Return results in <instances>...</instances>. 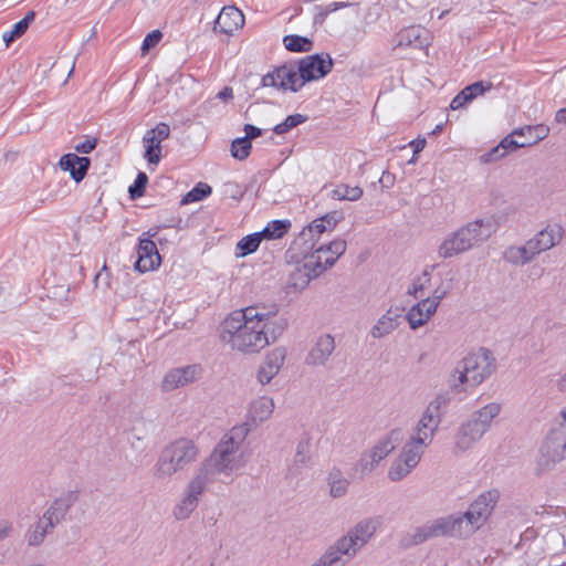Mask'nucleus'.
Listing matches in <instances>:
<instances>
[{"instance_id":"f257e3e1","label":"nucleus","mask_w":566,"mask_h":566,"mask_svg":"<svg viewBox=\"0 0 566 566\" xmlns=\"http://www.w3.org/2000/svg\"><path fill=\"white\" fill-rule=\"evenodd\" d=\"M287 319L273 305H252L230 314L221 325V338L232 349L255 354L275 343L286 331Z\"/></svg>"},{"instance_id":"f03ea898","label":"nucleus","mask_w":566,"mask_h":566,"mask_svg":"<svg viewBox=\"0 0 566 566\" xmlns=\"http://www.w3.org/2000/svg\"><path fill=\"white\" fill-rule=\"evenodd\" d=\"M381 517H365L329 545L311 566H346L376 535Z\"/></svg>"},{"instance_id":"7ed1b4c3","label":"nucleus","mask_w":566,"mask_h":566,"mask_svg":"<svg viewBox=\"0 0 566 566\" xmlns=\"http://www.w3.org/2000/svg\"><path fill=\"white\" fill-rule=\"evenodd\" d=\"M439 426L440 422L421 413L412 433L388 469L387 476L390 481L399 482L411 473L432 443Z\"/></svg>"},{"instance_id":"20e7f679","label":"nucleus","mask_w":566,"mask_h":566,"mask_svg":"<svg viewBox=\"0 0 566 566\" xmlns=\"http://www.w3.org/2000/svg\"><path fill=\"white\" fill-rule=\"evenodd\" d=\"M496 370V359L486 348H479L468 353L448 376L449 387L461 392L464 386L475 388L490 378Z\"/></svg>"},{"instance_id":"39448f33","label":"nucleus","mask_w":566,"mask_h":566,"mask_svg":"<svg viewBox=\"0 0 566 566\" xmlns=\"http://www.w3.org/2000/svg\"><path fill=\"white\" fill-rule=\"evenodd\" d=\"M198 455L199 448L193 440L179 438L171 441L160 451L154 465L155 479H170L196 462Z\"/></svg>"},{"instance_id":"423d86ee","label":"nucleus","mask_w":566,"mask_h":566,"mask_svg":"<svg viewBox=\"0 0 566 566\" xmlns=\"http://www.w3.org/2000/svg\"><path fill=\"white\" fill-rule=\"evenodd\" d=\"M463 513H453L428 521L410 534V544L418 545L434 537L468 538L473 533Z\"/></svg>"},{"instance_id":"0eeeda50","label":"nucleus","mask_w":566,"mask_h":566,"mask_svg":"<svg viewBox=\"0 0 566 566\" xmlns=\"http://www.w3.org/2000/svg\"><path fill=\"white\" fill-rule=\"evenodd\" d=\"M493 231L491 222L475 220L453 232L439 247V255L444 259L465 252L488 240Z\"/></svg>"},{"instance_id":"6e6552de","label":"nucleus","mask_w":566,"mask_h":566,"mask_svg":"<svg viewBox=\"0 0 566 566\" xmlns=\"http://www.w3.org/2000/svg\"><path fill=\"white\" fill-rule=\"evenodd\" d=\"M219 481L224 482L235 472L244 468L247 457L227 441H219L209 457L201 462Z\"/></svg>"},{"instance_id":"1a4fd4ad","label":"nucleus","mask_w":566,"mask_h":566,"mask_svg":"<svg viewBox=\"0 0 566 566\" xmlns=\"http://www.w3.org/2000/svg\"><path fill=\"white\" fill-rule=\"evenodd\" d=\"M346 241L337 239L327 245L317 248L310 255H305L304 263L295 274L303 277L301 287H305L312 279L319 276L327 269L332 268L336 260L344 254Z\"/></svg>"},{"instance_id":"9d476101","label":"nucleus","mask_w":566,"mask_h":566,"mask_svg":"<svg viewBox=\"0 0 566 566\" xmlns=\"http://www.w3.org/2000/svg\"><path fill=\"white\" fill-rule=\"evenodd\" d=\"M217 481L219 480L201 463L186 484L182 496L175 505L172 511L174 517L178 521L189 518L198 507L200 499L208 486Z\"/></svg>"},{"instance_id":"9b49d317","label":"nucleus","mask_w":566,"mask_h":566,"mask_svg":"<svg viewBox=\"0 0 566 566\" xmlns=\"http://www.w3.org/2000/svg\"><path fill=\"white\" fill-rule=\"evenodd\" d=\"M565 458V442L559 441V438L551 431L537 453L535 462L536 474L542 475L552 471L555 465Z\"/></svg>"},{"instance_id":"f8f14e48","label":"nucleus","mask_w":566,"mask_h":566,"mask_svg":"<svg viewBox=\"0 0 566 566\" xmlns=\"http://www.w3.org/2000/svg\"><path fill=\"white\" fill-rule=\"evenodd\" d=\"M497 500L499 493L496 491L484 492L463 513V517L469 526L472 527L473 534L486 522Z\"/></svg>"},{"instance_id":"ddd939ff","label":"nucleus","mask_w":566,"mask_h":566,"mask_svg":"<svg viewBox=\"0 0 566 566\" xmlns=\"http://www.w3.org/2000/svg\"><path fill=\"white\" fill-rule=\"evenodd\" d=\"M306 83L298 71V65H282L262 77V86L297 92Z\"/></svg>"},{"instance_id":"4468645a","label":"nucleus","mask_w":566,"mask_h":566,"mask_svg":"<svg viewBox=\"0 0 566 566\" xmlns=\"http://www.w3.org/2000/svg\"><path fill=\"white\" fill-rule=\"evenodd\" d=\"M202 368L198 364L171 368L160 384L161 391L169 392L193 384L201 377Z\"/></svg>"},{"instance_id":"2eb2a0df","label":"nucleus","mask_w":566,"mask_h":566,"mask_svg":"<svg viewBox=\"0 0 566 566\" xmlns=\"http://www.w3.org/2000/svg\"><path fill=\"white\" fill-rule=\"evenodd\" d=\"M170 135V127L166 123H159L156 127L148 129L144 137V158L150 165H158L161 160V143Z\"/></svg>"},{"instance_id":"dca6fc26","label":"nucleus","mask_w":566,"mask_h":566,"mask_svg":"<svg viewBox=\"0 0 566 566\" xmlns=\"http://www.w3.org/2000/svg\"><path fill=\"white\" fill-rule=\"evenodd\" d=\"M333 67V60L328 54H314L300 60L298 71L306 82L315 81L327 75Z\"/></svg>"},{"instance_id":"f3484780","label":"nucleus","mask_w":566,"mask_h":566,"mask_svg":"<svg viewBox=\"0 0 566 566\" xmlns=\"http://www.w3.org/2000/svg\"><path fill=\"white\" fill-rule=\"evenodd\" d=\"M78 492L77 491H66L63 492L60 496L54 499L52 503L48 506V509L43 513V522L46 521L49 526L55 527L59 525L66 516L70 509L77 502Z\"/></svg>"},{"instance_id":"a211bd4d","label":"nucleus","mask_w":566,"mask_h":566,"mask_svg":"<svg viewBox=\"0 0 566 566\" xmlns=\"http://www.w3.org/2000/svg\"><path fill=\"white\" fill-rule=\"evenodd\" d=\"M562 238V228L556 224H548L526 242L528 243V248H531V250L534 252L535 256H537L542 252L548 251L555 245L559 244Z\"/></svg>"},{"instance_id":"6ab92c4d","label":"nucleus","mask_w":566,"mask_h":566,"mask_svg":"<svg viewBox=\"0 0 566 566\" xmlns=\"http://www.w3.org/2000/svg\"><path fill=\"white\" fill-rule=\"evenodd\" d=\"M430 44V34L429 31L419 25L408 27L401 30L397 34V43L394 46V50L397 49H426Z\"/></svg>"},{"instance_id":"aec40b11","label":"nucleus","mask_w":566,"mask_h":566,"mask_svg":"<svg viewBox=\"0 0 566 566\" xmlns=\"http://www.w3.org/2000/svg\"><path fill=\"white\" fill-rule=\"evenodd\" d=\"M137 255L138 258L135 263V269L142 273L155 270L160 265L161 258L158 253L156 243L149 238L139 239Z\"/></svg>"},{"instance_id":"412c9836","label":"nucleus","mask_w":566,"mask_h":566,"mask_svg":"<svg viewBox=\"0 0 566 566\" xmlns=\"http://www.w3.org/2000/svg\"><path fill=\"white\" fill-rule=\"evenodd\" d=\"M286 357V352L282 347L272 349L265 356V359L260 365L256 374L258 381L261 385L269 384L282 368Z\"/></svg>"},{"instance_id":"4be33fe9","label":"nucleus","mask_w":566,"mask_h":566,"mask_svg":"<svg viewBox=\"0 0 566 566\" xmlns=\"http://www.w3.org/2000/svg\"><path fill=\"white\" fill-rule=\"evenodd\" d=\"M244 25V15L234 6H226L214 20L213 31L232 34Z\"/></svg>"},{"instance_id":"5701e85b","label":"nucleus","mask_w":566,"mask_h":566,"mask_svg":"<svg viewBox=\"0 0 566 566\" xmlns=\"http://www.w3.org/2000/svg\"><path fill=\"white\" fill-rule=\"evenodd\" d=\"M335 349V340L329 334L321 335L308 352L305 363L308 366L325 365Z\"/></svg>"},{"instance_id":"b1692460","label":"nucleus","mask_w":566,"mask_h":566,"mask_svg":"<svg viewBox=\"0 0 566 566\" xmlns=\"http://www.w3.org/2000/svg\"><path fill=\"white\" fill-rule=\"evenodd\" d=\"M59 165L62 170L70 172L74 181L80 182L85 178L87 174V170L91 166V159L69 153L60 158Z\"/></svg>"},{"instance_id":"393cba45","label":"nucleus","mask_w":566,"mask_h":566,"mask_svg":"<svg viewBox=\"0 0 566 566\" xmlns=\"http://www.w3.org/2000/svg\"><path fill=\"white\" fill-rule=\"evenodd\" d=\"M311 448V441L307 438L302 439L297 443L295 454L286 471L287 479L297 478L310 465L312 459Z\"/></svg>"},{"instance_id":"a878e982","label":"nucleus","mask_w":566,"mask_h":566,"mask_svg":"<svg viewBox=\"0 0 566 566\" xmlns=\"http://www.w3.org/2000/svg\"><path fill=\"white\" fill-rule=\"evenodd\" d=\"M275 405L272 398L266 396L259 397L251 401L247 419L253 427H258L271 417Z\"/></svg>"},{"instance_id":"bb28decb","label":"nucleus","mask_w":566,"mask_h":566,"mask_svg":"<svg viewBox=\"0 0 566 566\" xmlns=\"http://www.w3.org/2000/svg\"><path fill=\"white\" fill-rule=\"evenodd\" d=\"M399 310L389 308L384 313L370 329V335L375 339H380L391 334L400 323Z\"/></svg>"},{"instance_id":"cd10ccee","label":"nucleus","mask_w":566,"mask_h":566,"mask_svg":"<svg viewBox=\"0 0 566 566\" xmlns=\"http://www.w3.org/2000/svg\"><path fill=\"white\" fill-rule=\"evenodd\" d=\"M436 312L433 304L423 298L408 311L406 318L410 328L417 329L424 325Z\"/></svg>"},{"instance_id":"c85d7f7f","label":"nucleus","mask_w":566,"mask_h":566,"mask_svg":"<svg viewBox=\"0 0 566 566\" xmlns=\"http://www.w3.org/2000/svg\"><path fill=\"white\" fill-rule=\"evenodd\" d=\"M402 439V430L399 428L390 430L386 436L380 438L373 448L371 453L381 462L388 454H390L398 442Z\"/></svg>"},{"instance_id":"c756f323","label":"nucleus","mask_w":566,"mask_h":566,"mask_svg":"<svg viewBox=\"0 0 566 566\" xmlns=\"http://www.w3.org/2000/svg\"><path fill=\"white\" fill-rule=\"evenodd\" d=\"M503 258L513 265L523 266L531 263L536 256L531 248H528V243L525 242L523 245L509 247L504 251Z\"/></svg>"},{"instance_id":"7c9ffc66","label":"nucleus","mask_w":566,"mask_h":566,"mask_svg":"<svg viewBox=\"0 0 566 566\" xmlns=\"http://www.w3.org/2000/svg\"><path fill=\"white\" fill-rule=\"evenodd\" d=\"M521 147L520 140L515 139L513 133L501 140V143L493 147L490 151L482 155V161L493 163L503 158L510 151L516 150Z\"/></svg>"},{"instance_id":"2f4dec72","label":"nucleus","mask_w":566,"mask_h":566,"mask_svg":"<svg viewBox=\"0 0 566 566\" xmlns=\"http://www.w3.org/2000/svg\"><path fill=\"white\" fill-rule=\"evenodd\" d=\"M327 484L329 486V494L334 499L343 497L349 486V481L344 476L339 468L334 467L327 475Z\"/></svg>"},{"instance_id":"473e14b6","label":"nucleus","mask_w":566,"mask_h":566,"mask_svg":"<svg viewBox=\"0 0 566 566\" xmlns=\"http://www.w3.org/2000/svg\"><path fill=\"white\" fill-rule=\"evenodd\" d=\"M501 405L497 402H490L476 410L471 415V418L486 432L494 418L501 412Z\"/></svg>"},{"instance_id":"72a5a7b5","label":"nucleus","mask_w":566,"mask_h":566,"mask_svg":"<svg viewBox=\"0 0 566 566\" xmlns=\"http://www.w3.org/2000/svg\"><path fill=\"white\" fill-rule=\"evenodd\" d=\"M254 428L255 427H253V424L247 419L245 422L233 427L229 432H227L221 438V441H227L228 444L242 450L244 440Z\"/></svg>"},{"instance_id":"f704fd0d","label":"nucleus","mask_w":566,"mask_h":566,"mask_svg":"<svg viewBox=\"0 0 566 566\" xmlns=\"http://www.w3.org/2000/svg\"><path fill=\"white\" fill-rule=\"evenodd\" d=\"M549 128L545 125L524 126L513 130L515 135H530L526 140H520L521 147H528L543 140L548 135Z\"/></svg>"},{"instance_id":"c9c22d12","label":"nucleus","mask_w":566,"mask_h":566,"mask_svg":"<svg viewBox=\"0 0 566 566\" xmlns=\"http://www.w3.org/2000/svg\"><path fill=\"white\" fill-rule=\"evenodd\" d=\"M326 230L327 226L324 223V220H322V218H317L302 230L300 237L293 244L297 245L302 241L304 244L310 243L308 248L312 249L314 247L315 237L318 238Z\"/></svg>"},{"instance_id":"e433bc0d","label":"nucleus","mask_w":566,"mask_h":566,"mask_svg":"<svg viewBox=\"0 0 566 566\" xmlns=\"http://www.w3.org/2000/svg\"><path fill=\"white\" fill-rule=\"evenodd\" d=\"M53 528V526H49L46 524V521L43 522V516H41L25 534L28 545L33 547L41 545L44 542L45 536L51 533Z\"/></svg>"},{"instance_id":"4c0bfd02","label":"nucleus","mask_w":566,"mask_h":566,"mask_svg":"<svg viewBox=\"0 0 566 566\" xmlns=\"http://www.w3.org/2000/svg\"><path fill=\"white\" fill-rule=\"evenodd\" d=\"M450 402V396L447 391L438 392L434 398L428 403L422 415L430 416L433 420L441 423L442 421V409Z\"/></svg>"},{"instance_id":"58836bf2","label":"nucleus","mask_w":566,"mask_h":566,"mask_svg":"<svg viewBox=\"0 0 566 566\" xmlns=\"http://www.w3.org/2000/svg\"><path fill=\"white\" fill-rule=\"evenodd\" d=\"M34 19L35 12L29 11L22 20H20L12 27L10 31L4 32L2 34V39L6 45L9 46L13 41L22 36L27 32L30 24L34 21Z\"/></svg>"},{"instance_id":"ea45409f","label":"nucleus","mask_w":566,"mask_h":566,"mask_svg":"<svg viewBox=\"0 0 566 566\" xmlns=\"http://www.w3.org/2000/svg\"><path fill=\"white\" fill-rule=\"evenodd\" d=\"M363 189L359 186L350 187L345 184L337 185L329 193L334 200L357 201L363 197Z\"/></svg>"},{"instance_id":"a19ab883","label":"nucleus","mask_w":566,"mask_h":566,"mask_svg":"<svg viewBox=\"0 0 566 566\" xmlns=\"http://www.w3.org/2000/svg\"><path fill=\"white\" fill-rule=\"evenodd\" d=\"M478 442L476 439H473V434H471L461 424L459 428L453 446V453L455 455L462 454L469 449H471Z\"/></svg>"},{"instance_id":"79ce46f5","label":"nucleus","mask_w":566,"mask_h":566,"mask_svg":"<svg viewBox=\"0 0 566 566\" xmlns=\"http://www.w3.org/2000/svg\"><path fill=\"white\" fill-rule=\"evenodd\" d=\"M291 222L287 220H274L260 231L262 239L274 240L282 238L290 229Z\"/></svg>"},{"instance_id":"37998d69","label":"nucleus","mask_w":566,"mask_h":566,"mask_svg":"<svg viewBox=\"0 0 566 566\" xmlns=\"http://www.w3.org/2000/svg\"><path fill=\"white\" fill-rule=\"evenodd\" d=\"M379 460L371 453L370 449L363 452L357 463L355 464V472L359 473L360 478L370 474L374 469L379 464Z\"/></svg>"},{"instance_id":"c03bdc74","label":"nucleus","mask_w":566,"mask_h":566,"mask_svg":"<svg viewBox=\"0 0 566 566\" xmlns=\"http://www.w3.org/2000/svg\"><path fill=\"white\" fill-rule=\"evenodd\" d=\"M283 43L285 49L291 52H310L313 46V42L308 38L295 34L285 35Z\"/></svg>"},{"instance_id":"a18cd8bd","label":"nucleus","mask_w":566,"mask_h":566,"mask_svg":"<svg viewBox=\"0 0 566 566\" xmlns=\"http://www.w3.org/2000/svg\"><path fill=\"white\" fill-rule=\"evenodd\" d=\"M261 241H262V237H261L260 232H255V233L245 235L237 244V250L239 251L237 253V255L245 256L248 254L255 252L258 250Z\"/></svg>"},{"instance_id":"49530a36","label":"nucleus","mask_w":566,"mask_h":566,"mask_svg":"<svg viewBox=\"0 0 566 566\" xmlns=\"http://www.w3.org/2000/svg\"><path fill=\"white\" fill-rule=\"evenodd\" d=\"M211 193V187L207 184H197L189 192H187L181 199V205H188L191 202L200 201Z\"/></svg>"},{"instance_id":"de8ad7c7","label":"nucleus","mask_w":566,"mask_h":566,"mask_svg":"<svg viewBox=\"0 0 566 566\" xmlns=\"http://www.w3.org/2000/svg\"><path fill=\"white\" fill-rule=\"evenodd\" d=\"M307 117L305 115H302V114H293V115H289L284 122L277 124L274 126L273 128V132L276 134V135H284L286 133H289L292 128L303 124L304 122H306Z\"/></svg>"},{"instance_id":"09e8293b","label":"nucleus","mask_w":566,"mask_h":566,"mask_svg":"<svg viewBox=\"0 0 566 566\" xmlns=\"http://www.w3.org/2000/svg\"><path fill=\"white\" fill-rule=\"evenodd\" d=\"M252 149V144L248 138H237L231 143V155L238 160H244L249 157Z\"/></svg>"},{"instance_id":"8fccbe9b","label":"nucleus","mask_w":566,"mask_h":566,"mask_svg":"<svg viewBox=\"0 0 566 566\" xmlns=\"http://www.w3.org/2000/svg\"><path fill=\"white\" fill-rule=\"evenodd\" d=\"M493 84L491 82L479 81L463 88L469 101L483 95L485 92L491 91Z\"/></svg>"},{"instance_id":"3c124183","label":"nucleus","mask_w":566,"mask_h":566,"mask_svg":"<svg viewBox=\"0 0 566 566\" xmlns=\"http://www.w3.org/2000/svg\"><path fill=\"white\" fill-rule=\"evenodd\" d=\"M559 438V441L566 446V405L559 410L554 420V427L551 430Z\"/></svg>"},{"instance_id":"603ef678","label":"nucleus","mask_w":566,"mask_h":566,"mask_svg":"<svg viewBox=\"0 0 566 566\" xmlns=\"http://www.w3.org/2000/svg\"><path fill=\"white\" fill-rule=\"evenodd\" d=\"M349 6H352L349 0H335V2H332L326 7H319V11L315 15V21L323 22L329 13L335 12L339 9L347 8Z\"/></svg>"},{"instance_id":"864d4df0","label":"nucleus","mask_w":566,"mask_h":566,"mask_svg":"<svg viewBox=\"0 0 566 566\" xmlns=\"http://www.w3.org/2000/svg\"><path fill=\"white\" fill-rule=\"evenodd\" d=\"M148 182V177L145 172H139L134 181V184L128 188V192L132 199H137L144 196L146 186Z\"/></svg>"},{"instance_id":"5fc2aeb1","label":"nucleus","mask_w":566,"mask_h":566,"mask_svg":"<svg viewBox=\"0 0 566 566\" xmlns=\"http://www.w3.org/2000/svg\"><path fill=\"white\" fill-rule=\"evenodd\" d=\"M429 283H430V274L426 270L420 276H418L413 281L412 286L408 290V293L410 295H413L415 297H419V293L422 292L424 289H427Z\"/></svg>"},{"instance_id":"6e6d98bb","label":"nucleus","mask_w":566,"mask_h":566,"mask_svg":"<svg viewBox=\"0 0 566 566\" xmlns=\"http://www.w3.org/2000/svg\"><path fill=\"white\" fill-rule=\"evenodd\" d=\"M163 33L159 30H154L149 32L143 41L142 51L144 53L149 51L151 48L156 46L159 43Z\"/></svg>"},{"instance_id":"4d7b16f0","label":"nucleus","mask_w":566,"mask_h":566,"mask_svg":"<svg viewBox=\"0 0 566 566\" xmlns=\"http://www.w3.org/2000/svg\"><path fill=\"white\" fill-rule=\"evenodd\" d=\"M448 293H449V289L440 285V286L434 289V291L432 292V296L431 297H427L424 300L429 301L430 303H432L433 304V308L437 311L440 302L448 295Z\"/></svg>"},{"instance_id":"13d9d810","label":"nucleus","mask_w":566,"mask_h":566,"mask_svg":"<svg viewBox=\"0 0 566 566\" xmlns=\"http://www.w3.org/2000/svg\"><path fill=\"white\" fill-rule=\"evenodd\" d=\"M462 424L471 434H473V439H476L478 441L485 434V431L472 418Z\"/></svg>"},{"instance_id":"bf43d9fd","label":"nucleus","mask_w":566,"mask_h":566,"mask_svg":"<svg viewBox=\"0 0 566 566\" xmlns=\"http://www.w3.org/2000/svg\"><path fill=\"white\" fill-rule=\"evenodd\" d=\"M322 220H324V223L327 226V230H333L336 224L342 219V214L337 211H333L329 213H326L325 216L321 217Z\"/></svg>"},{"instance_id":"052dcab7","label":"nucleus","mask_w":566,"mask_h":566,"mask_svg":"<svg viewBox=\"0 0 566 566\" xmlns=\"http://www.w3.org/2000/svg\"><path fill=\"white\" fill-rule=\"evenodd\" d=\"M96 145H97V139L93 138V139H87L83 143L77 144L74 147V149L81 154H90L91 151H93L95 149Z\"/></svg>"},{"instance_id":"680f3d73","label":"nucleus","mask_w":566,"mask_h":566,"mask_svg":"<svg viewBox=\"0 0 566 566\" xmlns=\"http://www.w3.org/2000/svg\"><path fill=\"white\" fill-rule=\"evenodd\" d=\"M470 102L471 101L468 99L464 91L462 90L458 95H455L453 97V99L451 101L450 107L452 109H459L461 107H464Z\"/></svg>"},{"instance_id":"e2e57ef3","label":"nucleus","mask_w":566,"mask_h":566,"mask_svg":"<svg viewBox=\"0 0 566 566\" xmlns=\"http://www.w3.org/2000/svg\"><path fill=\"white\" fill-rule=\"evenodd\" d=\"M243 130L245 133V136L243 138H248L250 143L252 139L262 135V129L251 124H245Z\"/></svg>"},{"instance_id":"0e129e2a","label":"nucleus","mask_w":566,"mask_h":566,"mask_svg":"<svg viewBox=\"0 0 566 566\" xmlns=\"http://www.w3.org/2000/svg\"><path fill=\"white\" fill-rule=\"evenodd\" d=\"M12 532V523L9 521H0V541L10 536Z\"/></svg>"},{"instance_id":"69168bd1","label":"nucleus","mask_w":566,"mask_h":566,"mask_svg":"<svg viewBox=\"0 0 566 566\" xmlns=\"http://www.w3.org/2000/svg\"><path fill=\"white\" fill-rule=\"evenodd\" d=\"M409 145L413 148V154L420 153L424 146H426V139L424 138H417L415 140H411Z\"/></svg>"},{"instance_id":"338daca9","label":"nucleus","mask_w":566,"mask_h":566,"mask_svg":"<svg viewBox=\"0 0 566 566\" xmlns=\"http://www.w3.org/2000/svg\"><path fill=\"white\" fill-rule=\"evenodd\" d=\"M556 388L559 392H566V371L556 380Z\"/></svg>"},{"instance_id":"774afa93","label":"nucleus","mask_w":566,"mask_h":566,"mask_svg":"<svg viewBox=\"0 0 566 566\" xmlns=\"http://www.w3.org/2000/svg\"><path fill=\"white\" fill-rule=\"evenodd\" d=\"M555 120L560 124H566V108H560L556 112Z\"/></svg>"}]
</instances>
